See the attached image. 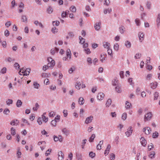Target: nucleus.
Masks as SVG:
<instances>
[{
  "label": "nucleus",
  "instance_id": "2f4dec72",
  "mask_svg": "<svg viewBox=\"0 0 160 160\" xmlns=\"http://www.w3.org/2000/svg\"><path fill=\"white\" fill-rule=\"evenodd\" d=\"M95 137V134H93L92 136L90 137L89 139V141L90 142H92Z\"/></svg>",
  "mask_w": 160,
  "mask_h": 160
},
{
  "label": "nucleus",
  "instance_id": "2eb2a0df",
  "mask_svg": "<svg viewBox=\"0 0 160 160\" xmlns=\"http://www.w3.org/2000/svg\"><path fill=\"white\" fill-rule=\"evenodd\" d=\"M26 71H25V68H24L23 67L22 68L20 69L19 72V74L20 75H24V73H26Z\"/></svg>",
  "mask_w": 160,
  "mask_h": 160
},
{
  "label": "nucleus",
  "instance_id": "473e14b6",
  "mask_svg": "<svg viewBox=\"0 0 160 160\" xmlns=\"http://www.w3.org/2000/svg\"><path fill=\"white\" fill-rule=\"evenodd\" d=\"M112 103V100L111 99H109L107 100L106 105L107 107H109L111 105Z\"/></svg>",
  "mask_w": 160,
  "mask_h": 160
},
{
  "label": "nucleus",
  "instance_id": "69168bd1",
  "mask_svg": "<svg viewBox=\"0 0 160 160\" xmlns=\"http://www.w3.org/2000/svg\"><path fill=\"white\" fill-rule=\"evenodd\" d=\"M22 121L23 122V123L27 124V125H30V123L28 122V121L27 120L25 119L22 118Z\"/></svg>",
  "mask_w": 160,
  "mask_h": 160
},
{
  "label": "nucleus",
  "instance_id": "052dcab7",
  "mask_svg": "<svg viewBox=\"0 0 160 160\" xmlns=\"http://www.w3.org/2000/svg\"><path fill=\"white\" fill-rule=\"evenodd\" d=\"M115 155L113 153H112L110 155V159L111 160H114L115 159Z\"/></svg>",
  "mask_w": 160,
  "mask_h": 160
},
{
  "label": "nucleus",
  "instance_id": "4468645a",
  "mask_svg": "<svg viewBox=\"0 0 160 160\" xmlns=\"http://www.w3.org/2000/svg\"><path fill=\"white\" fill-rule=\"evenodd\" d=\"M150 85L152 89H155L157 86L158 83L156 82H152L151 83Z\"/></svg>",
  "mask_w": 160,
  "mask_h": 160
},
{
  "label": "nucleus",
  "instance_id": "20e7f679",
  "mask_svg": "<svg viewBox=\"0 0 160 160\" xmlns=\"http://www.w3.org/2000/svg\"><path fill=\"white\" fill-rule=\"evenodd\" d=\"M93 119V117L91 115L86 118L85 121V123L87 124L90 123L92 122Z\"/></svg>",
  "mask_w": 160,
  "mask_h": 160
},
{
  "label": "nucleus",
  "instance_id": "49530a36",
  "mask_svg": "<svg viewBox=\"0 0 160 160\" xmlns=\"http://www.w3.org/2000/svg\"><path fill=\"white\" fill-rule=\"evenodd\" d=\"M30 70H31L29 68H27L26 69H25V71H26V73H24V75H28L30 73Z\"/></svg>",
  "mask_w": 160,
  "mask_h": 160
},
{
  "label": "nucleus",
  "instance_id": "774afa93",
  "mask_svg": "<svg viewBox=\"0 0 160 160\" xmlns=\"http://www.w3.org/2000/svg\"><path fill=\"white\" fill-rule=\"evenodd\" d=\"M75 68L74 67L70 68L68 70V72L69 73H71L75 70Z\"/></svg>",
  "mask_w": 160,
  "mask_h": 160
},
{
  "label": "nucleus",
  "instance_id": "0eeeda50",
  "mask_svg": "<svg viewBox=\"0 0 160 160\" xmlns=\"http://www.w3.org/2000/svg\"><path fill=\"white\" fill-rule=\"evenodd\" d=\"M54 140L55 142L59 141L60 142H62L63 140V138L61 136H58V137L54 136Z\"/></svg>",
  "mask_w": 160,
  "mask_h": 160
},
{
  "label": "nucleus",
  "instance_id": "a19ab883",
  "mask_svg": "<svg viewBox=\"0 0 160 160\" xmlns=\"http://www.w3.org/2000/svg\"><path fill=\"white\" fill-rule=\"evenodd\" d=\"M12 102L13 101L11 99H8L6 102L7 104L8 105H9L10 104H12Z\"/></svg>",
  "mask_w": 160,
  "mask_h": 160
},
{
  "label": "nucleus",
  "instance_id": "ea45409f",
  "mask_svg": "<svg viewBox=\"0 0 160 160\" xmlns=\"http://www.w3.org/2000/svg\"><path fill=\"white\" fill-rule=\"evenodd\" d=\"M119 46L118 43L115 44L113 46V48L114 50L118 51L119 49Z\"/></svg>",
  "mask_w": 160,
  "mask_h": 160
},
{
  "label": "nucleus",
  "instance_id": "37998d69",
  "mask_svg": "<svg viewBox=\"0 0 160 160\" xmlns=\"http://www.w3.org/2000/svg\"><path fill=\"white\" fill-rule=\"evenodd\" d=\"M127 117V114L126 113L124 112L123 113V114L122 115V119L123 120H125L126 119Z\"/></svg>",
  "mask_w": 160,
  "mask_h": 160
},
{
  "label": "nucleus",
  "instance_id": "1a4fd4ad",
  "mask_svg": "<svg viewBox=\"0 0 160 160\" xmlns=\"http://www.w3.org/2000/svg\"><path fill=\"white\" fill-rule=\"evenodd\" d=\"M101 22H96L94 26V28L96 30L98 31L101 27Z\"/></svg>",
  "mask_w": 160,
  "mask_h": 160
},
{
  "label": "nucleus",
  "instance_id": "bb28decb",
  "mask_svg": "<svg viewBox=\"0 0 160 160\" xmlns=\"http://www.w3.org/2000/svg\"><path fill=\"white\" fill-rule=\"evenodd\" d=\"M33 85L34 86V88L36 89H38L40 86L39 84L35 82H33Z\"/></svg>",
  "mask_w": 160,
  "mask_h": 160
},
{
  "label": "nucleus",
  "instance_id": "f704fd0d",
  "mask_svg": "<svg viewBox=\"0 0 160 160\" xmlns=\"http://www.w3.org/2000/svg\"><path fill=\"white\" fill-rule=\"evenodd\" d=\"M118 80L116 79H113L112 82V84L113 86L117 85L118 84Z\"/></svg>",
  "mask_w": 160,
  "mask_h": 160
},
{
  "label": "nucleus",
  "instance_id": "423d86ee",
  "mask_svg": "<svg viewBox=\"0 0 160 160\" xmlns=\"http://www.w3.org/2000/svg\"><path fill=\"white\" fill-rule=\"evenodd\" d=\"M143 131L147 135L149 134L151 132V129L149 127H146L143 128Z\"/></svg>",
  "mask_w": 160,
  "mask_h": 160
},
{
  "label": "nucleus",
  "instance_id": "680f3d73",
  "mask_svg": "<svg viewBox=\"0 0 160 160\" xmlns=\"http://www.w3.org/2000/svg\"><path fill=\"white\" fill-rule=\"evenodd\" d=\"M10 112V111L8 109H7V108H6L5 109V110H4V111H3V113L4 114H8V113H9Z\"/></svg>",
  "mask_w": 160,
  "mask_h": 160
},
{
  "label": "nucleus",
  "instance_id": "13d9d810",
  "mask_svg": "<svg viewBox=\"0 0 160 160\" xmlns=\"http://www.w3.org/2000/svg\"><path fill=\"white\" fill-rule=\"evenodd\" d=\"M152 76V74H148L146 76V79L147 80H150L151 79Z\"/></svg>",
  "mask_w": 160,
  "mask_h": 160
},
{
  "label": "nucleus",
  "instance_id": "6e6552de",
  "mask_svg": "<svg viewBox=\"0 0 160 160\" xmlns=\"http://www.w3.org/2000/svg\"><path fill=\"white\" fill-rule=\"evenodd\" d=\"M104 97V94L102 92H99L98 94L97 98L99 100H102Z\"/></svg>",
  "mask_w": 160,
  "mask_h": 160
},
{
  "label": "nucleus",
  "instance_id": "9b49d317",
  "mask_svg": "<svg viewBox=\"0 0 160 160\" xmlns=\"http://www.w3.org/2000/svg\"><path fill=\"white\" fill-rule=\"evenodd\" d=\"M140 142L142 145L144 147H146L147 144V141L143 137H142L140 138Z\"/></svg>",
  "mask_w": 160,
  "mask_h": 160
},
{
  "label": "nucleus",
  "instance_id": "f8f14e48",
  "mask_svg": "<svg viewBox=\"0 0 160 160\" xmlns=\"http://www.w3.org/2000/svg\"><path fill=\"white\" fill-rule=\"evenodd\" d=\"M111 148V146L110 144H108L107 145V147L105 151L104 154L105 156H106L109 153L110 150Z\"/></svg>",
  "mask_w": 160,
  "mask_h": 160
},
{
  "label": "nucleus",
  "instance_id": "09e8293b",
  "mask_svg": "<svg viewBox=\"0 0 160 160\" xmlns=\"http://www.w3.org/2000/svg\"><path fill=\"white\" fill-rule=\"evenodd\" d=\"M87 141V140L86 139H84L82 140V148H84V146H85V144L86 143Z\"/></svg>",
  "mask_w": 160,
  "mask_h": 160
},
{
  "label": "nucleus",
  "instance_id": "72a5a7b5",
  "mask_svg": "<svg viewBox=\"0 0 160 160\" xmlns=\"http://www.w3.org/2000/svg\"><path fill=\"white\" fill-rule=\"evenodd\" d=\"M39 105L38 103H36L35 104V107H34L32 109L34 111H37L39 108Z\"/></svg>",
  "mask_w": 160,
  "mask_h": 160
},
{
  "label": "nucleus",
  "instance_id": "6e6d98bb",
  "mask_svg": "<svg viewBox=\"0 0 160 160\" xmlns=\"http://www.w3.org/2000/svg\"><path fill=\"white\" fill-rule=\"evenodd\" d=\"M60 22L58 21L52 22V24L53 26H58Z\"/></svg>",
  "mask_w": 160,
  "mask_h": 160
},
{
  "label": "nucleus",
  "instance_id": "6ab92c4d",
  "mask_svg": "<svg viewBox=\"0 0 160 160\" xmlns=\"http://www.w3.org/2000/svg\"><path fill=\"white\" fill-rule=\"evenodd\" d=\"M103 143V141H100L99 143L97 145V148L98 150H100L101 149V145Z\"/></svg>",
  "mask_w": 160,
  "mask_h": 160
},
{
  "label": "nucleus",
  "instance_id": "f03ea898",
  "mask_svg": "<svg viewBox=\"0 0 160 160\" xmlns=\"http://www.w3.org/2000/svg\"><path fill=\"white\" fill-rule=\"evenodd\" d=\"M152 117V114L151 112H149L146 114L144 116V121L146 122L147 121L150 120Z\"/></svg>",
  "mask_w": 160,
  "mask_h": 160
},
{
  "label": "nucleus",
  "instance_id": "c756f323",
  "mask_svg": "<svg viewBox=\"0 0 160 160\" xmlns=\"http://www.w3.org/2000/svg\"><path fill=\"white\" fill-rule=\"evenodd\" d=\"M125 28L123 26H121L119 28V32L122 34L125 31Z\"/></svg>",
  "mask_w": 160,
  "mask_h": 160
},
{
  "label": "nucleus",
  "instance_id": "4c0bfd02",
  "mask_svg": "<svg viewBox=\"0 0 160 160\" xmlns=\"http://www.w3.org/2000/svg\"><path fill=\"white\" fill-rule=\"evenodd\" d=\"M155 154V153L154 152H152L149 154V157L150 158L152 159L154 158Z\"/></svg>",
  "mask_w": 160,
  "mask_h": 160
},
{
  "label": "nucleus",
  "instance_id": "864d4df0",
  "mask_svg": "<svg viewBox=\"0 0 160 160\" xmlns=\"http://www.w3.org/2000/svg\"><path fill=\"white\" fill-rule=\"evenodd\" d=\"M14 67L16 69H19L20 66L18 63L16 62L14 65Z\"/></svg>",
  "mask_w": 160,
  "mask_h": 160
},
{
  "label": "nucleus",
  "instance_id": "c9c22d12",
  "mask_svg": "<svg viewBox=\"0 0 160 160\" xmlns=\"http://www.w3.org/2000/svg\"><path fill=\"white\" fill-rule=\"evenodd\" d=\"M11 133L12 135H14L16 134V130L13 128H11Z\"/></svg>",
  "mask_w": 160,
  "mask_h": 160
},
{
  "label": "nucleus",
  "instance_id": "a18cd8bd",
  "mask_svg": "<svg viewBox=\"0 0 160 160\" xmlns=\"http://www.w3.org/2000/svg\"><path fill=\"white\" fill-rule=\"evenodd\" d=\"M70 10L72 12H75L76 8L74 6H72L70 8Z\"/></svg>",
  "mask_w": 160,
  "mask_h": 160
},
{
  "label": "nucleus",
  "instance_id": "b1692460",
  "mask_svg": "<svg viewBox=\"0 0 160 160\" xmlns=\"http://www.w3.org/2000/svg\"><path fill=\"white\" fill-rule=\"evenodd\" d=\"M71 52L70 49H68L67 50V56L68 57L69 59L71 58Z\"/></svg>",
  "mask_w": 160,
  "mask_h": 160
},
{
  "label": "nucleus",
  "instance_id": "338daca9",
  "mask_svg": "<svg viewBox=\"0 0 160 160\" xmlns=\"http://www.w3.org/2000/svg\"><path fill=\"white\" fill-rule=\"evenodd\" d=\"M154 148L153 144L152 143H151L150 145H148V149L149 150H150L152 148Z\"/></svg>",
  "mask_w": 160,
  "mask_h": 160
},
{
  "label": "nucleus",
  "instance_id": "4be33fe9",
  "mask_svg": "<svg viewBox=\"0 0 160 160\" xmlns=\"http://www.w3.org/2000/svg\"><path fill=\"white\" fill-rule=\"evenodd\" d=\"M78 102L80 104L82 105L84 102V100L81 97L79 98Z\"/></svg>",
  "mask_w": 160,
  "mask_h": 160
},
{
  "label": "nucleus",
  "instance_id": "ddd939ff",
  "mask_svg": "<svg viewBox=\"0 0 160 160\" xmlns=\"http://www.w3.org/2000/svg\"><path fill=\"white\" fill-rule=\"evenodd\" d=\"M63 159V154L62 151H60L58 152V160H62Z\"/></svg>",
  "mask_w": 160,
  "mask_h": 160
},
{
  "label": "nucleus",
  "instance_id": "4d7b16f0",
  "mask_svg": "<svg viewBox=\"0 0 160 160\" xmlns=\"http://www.w3.org/2000/svg\"><path fill=\"white\" fill-rule=\"evenodd\" d=\"M89 156L90 157H91L92 158H93L95 156V154L93 152H91L89 153Z\"/></svg>",
  "mask_w": 160,
  "mask_h": 160
},
{
  "label": "nucleus",
  "instance_id": "c03bdc74",
  "mask_svg": "<svg viewBox=\"0 0 160 160\" xmlns=\"http://www.w3.org/2000/svg\"><path fill=\"white\" fill-rule=\"evenodd\" d=\"M79 39L80 40V43L82 44H83L85 42V39L81 36L79 37Z\"/></svg>",
  "mask_w": 160,
  "mask_h": 160
},
{
  "label": "nucleus",
  "instance_id": "f257e3e1",
  "mask_svg": "<svg viewBox=\"0 0 160 160\" xmlns=\"http://www.w3.org/2000/svg\"><path fill=\"white\" fill-rule=\"evenodd\" d=\"M48 65L49 68H52L55 65V62L54 60L52 59L51 57H48Z\"/></svg>",
  "mask_w": 160,
  "mask_h": 160
},
{
  "label": "nucleus",
  "instance_id": "7c9ffc66",
  "mask_svg": "<svg viewBox=\"0 0 160 160\" xmlns=\"http://www.w3.org/2000/svg\"><path fill=\"white\" fill-rule=\"evenodd\" d=\"M22 102L21 100H18L17 102L16 106L18 107H20L22 105Z\"/></svg>",
  "mask_w": 160,
  "mask_h": 160
},
{
  "label": "nucleus",
  "instance_id": "3c124183",
  "mask_svg": "<svg viewBox=\"0 0 160 160\" xmlns=\"http://www.w3.org/2000/svg\"><path fill=\"white\" fill-rule=\"evenodd\" d=\"M84 51H85V53L87 54H90L91 53L90 49L88 48H84Z\"/></svg>",
  "mask_w": 160,
  "mask_h": 160
},
{
  "label": "nucleus",
  "instance_id": "f3484780",
  "mask_svg": "<svg viewBox=\"0 0 160 160\" xmlns=\"http://www.w3.org/2000/svg\"><path fill=\"white\" fill-rule=\"evenodd\" d=\"M103 45L104 48L107 49L110 48V44L108 42H104Z\"/></svg>",
  "mask_w": 160,
  "mask_h": 160
},
{
  "label": "nucleus",
  "instance_id": "412c9836",
  "mask_svg": "<svg viewBox=\"0 0 160 160\" xmlns=\"http://www.w3.org/2000/svg\"><path fill=\"white\" fill-rule=\"evenodd\" d=\"M76 158L77 160H82V155L80 153L76 154Z\"/></svg>",
  "mask_w": 160,
  "mask_h": 160
},
{
  "label": "nucleus",
  "instance_id": "9d476101",
  "mask_svg": "<svg viewBox=\"0 0 160 160\" xmlns=\"http://www.w3.org/2000/svg\"><path fill=\"white\" fill-rule=\"evenodd\" d=\"M19 123V121L17 120H13L11 121L10 124L11 125L17 126Z\"/></svg>",
  "mask_w": 160,
  "mask_h": 160
},
{
  "label": "nucleus",
  "instance_id": "8fccbe9b",
  "mask_svg": "<svg viewBox=\"0 0 160 160\" xmlns=\"http://www.w3.org/2000/svg\"><path fill=\"white\" fill-rule=\"evenodd\" d=\"M158 133L157 132H155L153 133L152 137L153 138H156L158 137Z\"/></svg>",
  "mask_w": 160,
  "mask_h": 160
},
{
  "label": "nucleus",
  "instance_id": "0e129e2a",
  "mask_svg": "<svg viewBox=\"0 0 160 160\" xmlns=\"http://www.w3.org/2000/svg\"><path fill=\"white\" fill-rule=\"evenodd\" d=\"M87 61L88 63V65H90L92 63L91 58H87Z\"/></svg>",
  "mask_w": 160,
  "mask_h": 160
},
{
  "label": "nucleus",
  "instance_id": "e433bc0d",
  "mask_svg": "<svg viewBox=\"0 0 160 160\" xmlns=\"http://www.w3.org/2000/svg\"><path fill=\"white\" fill-rule=\"evenodd\" d=\"M115 88L116 90L118 93H121L122 92V89L119 86L116 87Z\"/></svg>",
  "mask_w": 160,
  "mask_h": 160
},
{
  "label": "nucleus",
  "instance_id": "dca6fc26",
  "mask_svg": "<svg viewBox=\"0 0 160 160\" xmlns=\"http://www.w3.org/2000/svg\"><path fill=\"white\" fill-rule=\"evenodd\" d=\"M125 108L127 109H128L132 107V105L131 103L127 101L125 102Z\"/></svg>",
  "mask_w": 160,
  "mask_h": 160
},
{
  "label": "nucleus",
  "instance_id": "c85d7f7f",
  "mask_svg": "<svg viewBox=\"0 0 160 160\" xmlns=\"http://www.w3.org/2000/svg\"><path fill=\"white\" fill-rule=\"evenodd\" d=\"M53 9L51 7H48L47 10V12L49 14H50L52 13L53 12Z\"/></svg>",
  "mask_w": 160,
  "mask_h": 160
},
{
  "label": "nucleus",
  "instance_id": "393cba45",
  "mask_svg": "<svg viewBox=\"0 0 160 160\" xmlns=\"http://www.w3.org/2000/svg\"><path fill=\"white\" fill-rule=\"evenodd\" d=\"M125 45L128 48H130L131 47V43L130 42L128 41H126Z\"/></svg>",
  "mask_w": 160,
  "mask_h": 160
},
{
  "label": "nucleus",
  "instance_id": "bf43d9fd",
  "mask_svg": "<svg viewBox=\"0 0 160 160\" xmlns=\"http://www.w3.org/2000/svg\"><path fill=\"white\" fill-rule=\"evenodd\" d=\"M55 115V112H54L52 111L49 114V116L50 117H53Z\"/></svg>",
  "mask_w": 160,
  "mask_h": 160
},
{
  "label": "nucleus",
  "instance_id": "cd10ccee",
  "mask_svg": "<svg viewBox=\"0 0 160 160\" xmlns=\"http://www.w3.org/2000/svg\"><path fill=\"white\" fill-rule=\"evenodd\" d=\"M51 31L53 33L55 34L58 32V29L56 27H54L52 28L51 29Z\"/></svg>",
  "mask_w": 160,
  "mask_h": 160
},
{
  "label": "nucleus",
  "instance_id": "7ed1b4c3",
  "mask_svg": "<svg viewBox=\"0 0 160 160\" xmlns=\"http://www.w3.org/2000/svg\"><path fill=\"white\" fill-rule=\"evenodd\" d=\"M132 130L131 127H129L127 130V131L125 132L126 136L128 137L131 136L132 133Z\"/></svg>",
  "mask_w": 160,
  "mask_h": 160
},
{
  "label": "nucleus",
  "instance_id": "de8ad7c7",
  "mask_svg": "<svg viewBox=\"0 0 160 160\" xmlns=\"http://www.w3.org/2000/svg\"><path fill=\"white\" fill-rule=\"evenodd\" d=\"M154 100H157L158 97V93L157 92H155L154 94Z\"/></svg>",
  "mask_w": 160,
  "mask_h": 160
},
{
  "label": "nucleus",
  "instance_id": "58836bf2",
  "mask_svg": "<svg viewBox=\"0 0 160 160\" xmlns=\"http://www.w3.org/2000/svg\"><path fill=\"white\" fill-rule=\"evenodd\" d=\"M52 151V149H48L46 151V153H45V155L46 156H48V155H50V153Z\"/></svg>",
  "mask_w": 160,
  "mask_h": 160
},
{
  "label": "nucleus",
  "instance_id": "39448f33",
  "mask_svg": "<svg viewBox=\"0 0 160 160\" xmlns=\"http://www.w3.org/2000/svg\"><path fill=\"white\" fill-rule=\"evenodd\" d=\"M138 36L139 38V41L140 42H142L144 39V34L142 32H140L139 33Z\"/></svg>",
  "mask_w": 160,
  "mask_h": 160
},
{
  "label": "nucleus",
  "instance_id": "79ce46f5",
  "mask_svg": "<svg viewBox=\"0 0 160 160\" xmlns=\"http://www.w3.org/2000/svg\"><path fill=\"white\" fill-rule=\"evenodd\" d=\"M42 120L45 122H47L48 120V118H46L45 116L44 115H42Z\"/></svg>",
  "mask_w": 160,
  "mask_h": 160
},
{
  "label": "nucleus",
  "instance_id": "5fc2aeb1",
  "mask_svg": "<svg viewBox=\"0 0 160 160\" xmlns=\"http://www.w3.org/2000/svg\"><path fill=\"white\" fill-rule=\"evenodd\" d=\"M57 121H56V120H52L51 122V125L53 126H55L57 124Z\"/></svg>",
  "mask_w": 160,
  "mask_h": 160
},
{
  "label": "nucleus",
  "instance_id": "e2e57ef3",
  "mask_svg": "<svg viewBox=\"0 0 160 160\" xmlns=\"http://www.w3.org/2000/svg\"><path fill=\"white\" fill-rule=\"evenodd\" d=\"M11 25V22L10 21L7 22L5 24V26L7 28L9 27Z\"/></svg>",
  "mask_w": 160,
  "mask_h": 160
},
{
  "label": "nucleus",
  "instance_id": "a878e982",
  "mask_svg": "<svg viewBox=\"0 0 160 160\" xmlns=\"http://www.w3.org/2000/svg\"><path fill=\"white\" fill-rule=\"evenodd\" d=\"M62 132L65 135H67L69 134V131L66 128H64L62 130Z\"/></svg>",
  "mask_w": 160,
  "mask_h": 160
},
{
  "label": "nucleus",
  "instance_id": "5701e85b",
  "mask_svg": "<svg viewBox=\"0 0 160 160\" xmlns=\"http://www.w3.org/2000/svg\"><path fill=\"white\" fill-rule=\"evenodd\" d=\"M21 19L22 21L23 22H27V18L26 15H22L21 16Z\"/></svg>",
  "mask_w": 160,
  "mask_h": 160
},
{
  "label": "nucleus",
  "instance_id": "603ef678",
  "mask_svg": "<svg viewBox=\"0 0 160 160\" xmlns=\"http://www.w3.org/2000/svg\"><path fill=\"white\" fill-rule=\"evenodd\" d=\"M135 22L137 26H140V22L139 19L138 18H136L135 20Z\"/></svg>",
  "mask_w": 160,
  "mask_h": 160
},
{
  "label": "nucleus",
  "instance_id": "aec40b11",
  "mask_svg": "<svg viewBox=\"0 0 160 160\" xmlns=\"http://www.w3.org/2000/svg\"><path fill=\"white\" fill-rule=\"evenodd\" d=\"M81 84L80 82H77L75 84V88L78 90H79L81 88Z\"/></svg>",
  "mask_w": 160,
  "mask_h": 160
},
{
  "label": "nucleus",
  "instance_id": "a211bd4d",
  "mask_svg": "<svg viewBox=\"0 0 160 160\" xmlns=\"http://www.w3.org/2000/svg\"><path fill=\"white\" fill-rule=\"evenodd\" d=\"M112 11V10L111 8H108L107 9H105L103 11V12L105 14H106L108 13H110Z\"/></svg>",
  "mask_w": 160,
  "mask_h": 160
}]
</instances>
